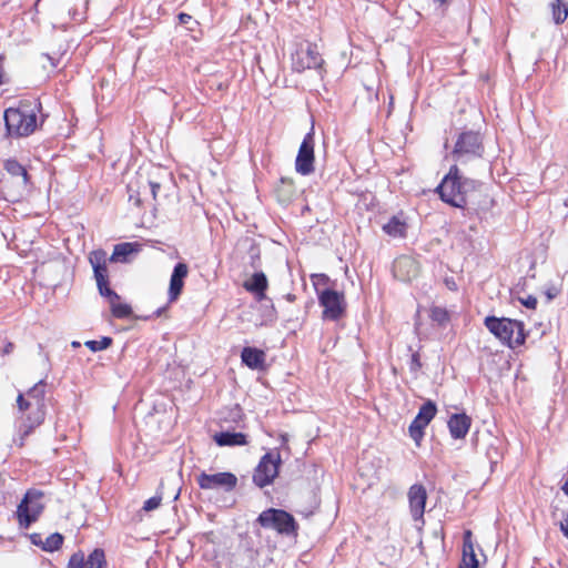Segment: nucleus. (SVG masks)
I'll return each mask as SVG.
<instances>
[{
	"mask_svg": "<svg viewBox=\"0 0 568 568\" xmlns=\"http://www.w3.org/2000/svg\"><path fill=\"white\" fill-rule=\"evenodd\" d=\"M477 185L475 180L464 178L457 164H454L436 187V192L445 203L463 209L469 203L470 193L476 191Z\"/></svg>",
	"mask_w": 568,
	"mask_h": 568,
	"instance_id": "nucleus-1",
	"label": "nucleus"
},
{
	"mask_svg": "<svg viewBox=\"0 0 568 568\" xmlns=\"http://www.w3.org/2000/svg\"><path fill=\"white\" fill-rule=\"evenodd\" d=\"M39 102H21L18 108L4 111V124L9 136H28L37 129V113L40 111Z\"/></svg>",
	"mask_w": 568,
	"mask_h": 568,
	"instance_id": "nucleus-2",
	"label": "nucleus"
},
{
	"mask_svg": "<svg viewBox=\"0 0 568 568\" xmlns=\"http://www.w3.org/2000/svg\"><path fill=\"white\" fill-rule=\"evenodd\" d=\"M484 323L496 338L510 348H516L526 341L525 326L520 321L487 316Z\"/></svg>",
	"mask_w": 568,
	"mask_h": 568,
	"instance_id": "nucleus-3",
	"label": "nucleus"
},
{
	"mask_svg": "<svg viewBox=\"0 0 568 568\" xmlns=\"http://www.w3.org/2000/svg\"><path fill=\"white\" fill-rule=\"evenodd\" d=\"M256 521L261 527L275 530L282 536L297 537L298 535V524L295 518L284 509H265L258 515Z\"/></svg>",
	"mask_w": 568,
	"mask_h": 568,
	"instance_id": "nucleus-4",
	"label": "nucleus"
},
{
	"mask_svg": "<svg viewBox=\"0 0 568 568\" xmlns=\"http://www.w3.org/2000/svg\"><path fill=\"white\" fill-rule=\"evenodd\" d=\"M44 494L38 489H29L18 505L16 515L20 527L29 528L44 510Z\"/></svg>",
	"mask_w": 568,
	"mask_h": 568,
	"instance_id": "nucleus-5",
	"label": "nucleus"
},
{
	"mask_svg": "<svg viewBox=\"0 0 568 568\" xmlns=\"http://www.w3.org/2000/svg\"><path fill=\"white\" fill-rule=\"evenodd\" d=\"M484 144L481 135L476 131L462 132L454 145L452 156L456 162L465 163L475 158H481Z\"/></svg>",
	"mask_w": 568,
	"mask_h": 568,
	"instance_id": "nucleus-6",
	"label": "nucleus"
},
{
	"mask_svg": "<svg viewBox=\"0 0 568 568\" xmlns=\"http://www.w3.org/2000/svg\"><path fill=\"white\" fill-rule=\"evenodd\" d=\"M4 170L13 180L12 186L9 180L2 181L3 190H7L9 201H17L22 196L29 184V174L27 169L19 163L16 159H8L3 164Z\"/></svg>",
	"mask_w": 568,
	"mask_h": 568,
	"instance_id": "nucleus-7",
	"label": "nucleus"
},
{
	"mask_svg": "<svg viewBox=\"0 0 568 568\" xmlns=\"http://www.w3.org/2000/svg\"><path fill=\"white\" fill-rule=\"evenodd\" d=\"M280 465L281 456L278 453L268 452L263 455L256 468L254 469V484L260 488L272 484L275 477L278 475Z\"/></svg>",
	"mask_w": 568,
	"mask_h": 568,
	"instance_id": "nucleus-8",
	"label": "nucleus"
},
{
	"mask_svg": "<svg viewBox=\"0 0 568 568\" xmlns=\"http://www.w3.org/2000/svg\"><path fill=\"white\" fill-rule=\"evenodd\" d=\"M318 303L323 307V318L328 321L339 320L345 312L344 294L337 291L316 288Z\"/></svg>",
	"mask_w": 568,
	"mask_h": 568,
	"instance_id": "nucleus-9",
	"label": "nucleus"
},
{
	"mask_svg": "<svg viewBox=\"0 0 568 568\" xmlns=\"http://www.w3.org/2000/svg\"><path fill=\"white\" fill-rule=\"evenodd\" d=\"M196 483L203 490H223L230 493L237 485V477L230 471H221L215 474L200 473L196 476Z\"/></svg>",
	"mask_w": 568,
	"mask_h": 568,
	"instance_id": "nucleus-10",
	"label": "nucleus"
},
{
	"mask_svg": "<svg viewBox=\"0 0 568 568\" xmlns=\"http://www.w3.org/2000/svg\"><path fill=\"white\" fill-rule=\"evenodd\" d=\"M323 62L317 45L310 42L301 44L292 54V68L300 73L306 69L321 68Z\"/></svg>",
	"mask_w": 568,
	"mask_h": 568,
	"instance_id": "nucleus-11",
	"label": "nucleus"
},
{
	"mask_svg": "<svg viewBox=\"0 0 568 568\" xmlns=\"http://www.w3.org/2000/svg\"><path fill=\"white\" fill-rule=\"evenodd\" d=\"M314 128L312 126L300 145L295 160V170L301 175H310L314 172Z\"/></svg>",
	"mask_w": 568,
	"mask_h": 568,
	"instance_id": "nucleus-12",
	"label": "nucleus"
},
{
	"mask_svg": "<svg viewBox=\"0 0 568 568\" xmlns=\"http://www.w3.org/2000/svg\"><path fill=\"white\" fill-rule=\"evenodd\" d=\"M436 413V404L433 400H427L420 406L418 414L410 423L408 427L409 436L417 445H419L424 437V429L435 417Z\"/></svg>",
	"mask_w": 568,
	"mask_h": 568,
	"instance_id": "nucleus-13",
	"label": "nucleus"
},
{
	"mask_svg": "<svg viewBox=\"0 0 568 568\" xmlns=\"http://www.w3.org/2000/svg\"><path fill=\"white\" fill-rule=\"evenodd\" d=\"M407 497L413 520L424 525V514L427 501L426 488L422 484H414L409 487Z\"/></svg>",
	"mask_w": 568,
	"mask_h": 568,
	"instance_id": "nucleus-14",
	"label": "nucleus"
},
{
	"mask_svg": "<svg viewBox=\"0 0 568 568\" xmlns=\"http://www.w3.org/2000/svg\"><path fill=\"white\" fill-rule=\"evenodd\" d=\"M189 266L186 263L179 262L178 264H175L170 277V285L168 291V297L170 303L178 301V298L180 297L184 287V280L186 278Z\"/></svg>",
	"mask_w": 568,
	"mask_h": 568,
	"instance_id": "nucleus-15",
	"label": "nucleus"
},
{
	"mask_svg": "<svg viewBox=\"0 0 568 568\" xmlns=\"http://www.w3.org/2000/svg\"><path fill=\"white\" fill-rule=\"evenodd\" d=\"M89 262L93 268L95 281L109 280L108 262L109 257L104 250L98 248L90 253Z\"/></svg>",
	"mask_w": 568,
	"mask_h": 568,
	"instance_id": "nucleus-16",
	"label": "nucleus"
},
{
	"mask_svg": "<svg viewBox=\"0 0 568 568\" xmlns=\"http://www.w3.org/2000/svg\"><path fill=\"white\" fill-rule=\"evenodd\" d=\"M394 275L400 281H409L418 273L416 261L409 256H400L394 262Z\"/></svg>",
	"mask_w": 568,
	"mask_h": 568,
	"instance_id": "nucleus-17",
	"label": "nucleus"
},
{
	"mask_svg": "<svg viewBox=\"0 0 568 568\" xmlns=\"http://www.w3.org/2000/svg\"><path fill=\"white\" fill-rule=\"evenodd\" d=\"M471 425V419L465 413L453 414L448 419L450 436L455 439L465 438Z\"/></svg>",
	"mask_w": 568,
	"mask_h": 568,
	"instance_id": "nucleus-18",
	"label": "nucleus"
},
{
	"mask_svg": "<svg viewBox=\"0 0 568 568\" xmlns=\"http://www.w3.org/2000/svg\"><path fill=\"white\" fill-rule=\"evenodd\" d=\"M267 277L263 272L254 273L251 280L244 283L245 290L255 294L258 301L266 297L265 291L267 290Z\"/></svg>",
	"mask_w": 568,
	"mask_h": 568,
	"instance_id": "nucleus-19",
	"label": "nucleus"
},
{
	"mask_svg": "<svg viewBox=\"0 0 568 568\" xmlns=\"http://www.w3.org/2000/svg\"><path fill=\"white\" fill-rule=\"evenodd\" d=\"M242 362L251 369L262 368L265 363V353L255 347H244L241 353Z\"/></svg>",
	"mask_w": 568,
	"mask_h": 568,
	"instance_id": "nucleus-20",
	"label": "nucleus"
},
{
	"mask_svg": "<svg viewBox=\"0 0 568 568\" xmlns=\"http://www.w3.org/2000/svg\"><path fill=\"white\" fill-rule=\"evenodd\" d=\"M213 438L219 446H244L247 444L246 435L243 433L221 432Z\"/></svg>",
	"mask_w": 568,
	"mask_h": 568,
	"instance_id": "nucleus-21",
	"label": "nucleus"
},
{
	"mask_svg": "<svg viewBox=\"0 0 568 568\" xmlns=\"http://www.w3.org/2000/svg\"><path fill=\"white\" fill-rule=\"evenodd\" d=\"M136 247L138 244L130 242L116 244L113 248L111 256L109 257V261L115 263H126L129 262V256L132 253L138 252Z\"/></svg>",
	"mask_w": 568,
	"mask_h": 568,
	"instance_id": "nucleus-22",
	"label": "nucleus"
},
{
	"mask_svg": "<svg viewBox=\"0 0 568 568\" xmlns=\"http://www.w3.org/2000/svg\"><path fill=\"white\" fill-rule=\"evenodd\" d=\"M386 234L393 237H404L406 235V223L397 216H393L384 226Z\"/></svg>",
	"mask_w": 568,
	"mask_h": 568,
	"instance_id": "nucleus-23",
	"label": "nucleus"
},
{
	"mask_svg": "<svg viewBox=\"0 0 568 568\" xmlns=\"http://www.w3.org/2000/svg\"><path fill=\"white\" fill-rule=\"evenodd\" d=\"M44 394H45V382L44 379L39 381L28 392V397L34 404V407L44 408Z\"/></svg>",
	"mask_w": 568,
	"mask_h": 568,
	"instance_id": "nucleus-24",
	"label": "nucleus"
},
{
	"mask_svg": "<svg viewBox=\"0 0 568 568\" xmlns=\"http://www.w3.org/2000/svg\"><path fill=\"white\" fill-rule=\"evenodd\" d=\"M85 568H106V559L104 550L95 548L88 557L84 558Z\"/></svg>",
	"mask_w": 568,
	"mask_h": 568,
	"instance_id": "nucleus-25",
	"label": "nucleus"
},
{
	"mask_svg": "<svg viewBox=\"0 0 568 568\" xmlns=\"http://www.w3.org/2000/svg\"><path fill=\"white\" fill-rule=\"evenodd\" d=\"M112 315L116 318H126L132 314V308L129 304H122L120 301H111L110 303Z\"/></svg>",
	"mask_w": 568,
	"mask_h": 568,
	"instance_id": "nucleus-26",
	"label": "nucleus"
},
{
	"mask_svg": "<svg viewBox=\"0 0 568 568\" xmlns=\"http://www.w3.org/2000/svg\"><path fill=\"white\" fill-rule=\"evenodd\" d=\"M430 318L440 326H445L449 322V313L446 308L434 306L430 308Z\"/></svg>",
	"mask_w": 568,
	"mask_h": 568,
	"instance_id": "nucleus-27",
	"label": "nucleus"
},
{
	"mask_svg": "<svg viewBox=\"0 0 568 568\" xmlns=\"http://www.w3.org/2000/svg\"><path fill=\"white\" fill-rule=\"evenodd\" d=\"M63 544V536L59 532H53L48 536L42 542V549L45 551H54L58 550Z\"/></svg>",
	"mask_w": 568,
	"mask_h": 568,
	"instance_id": "nucleus-28",
	"label": "nucleus"
},
{
	"mask_svg": "<svg viewBox=\"0 0 568 568\" xmlns=\"http://www.w3.org/2000/svg\"><path fill=\"white\" fill-rule=\"evenodd\" d=\"M44 417V408L33 407L32 410L24 418H22V420L33 425L34 427H38L43 423Z\"/></svg>",
	"mask_w": 568,
	"mask_h": 568,
	"instance_id": "nucleus-29",
	"label": "nucleus"
},
{
	"mask_svg": "<svg viewBox=\"0 0 568 568\" xmlns=\"http://www.w3.org/2000/svg\"><path fill=\"white\" fill-rule=\"evenodd\" d=\"M97 286L100 295L108 298L109 303L120 301L119 294L109 286V280L98 281Z\"/></svg>",
	"mask_w": 568,
	"mask_h": 568,
	"instance_id": "nucleus-30",
	"label": "nucleus"
},
{
	"mask_svg": "<svg viewBox=\"0 0 568 568\" xmlns=\"http://www.w3.org/2000/svg\"><path fill=\"white\" fill-rule=\"evenodd\" d=\"M97 286L100 295L108 298L109 303L120 301L119 294L109 286V280L98 281Z\"/></svg>",
	"mask_w": 568,
	"mask_h": 568,
	"instance_id": "nucleus-31",
	"label": "nucleus"
},
{
	"mask_svg": "<svg viewBox=\"0 0 568 568\" xmlns=\"http://www.w3.org/2000/svg\"><path fill=\"white\" fill-rule=\"evenodd\" d=\"M113 339L109 336H103L101 339L99 341H95V339H91V341H87L84 343V345L92 352H99V351H103V349H106L108 347L111 346Z\"/></svg>",
	"mask_w": 568,
	"mask_h": 568,
	"instance_id": "nucleus-32",
	"label": "nucleus"
},
{
	"mask_svg": "<svg viewBox=\"0 0 568 568\" xmlns=\"http://www.w3.org/2000/svg\"><path fill=\"white\" fill-rule=\"evenodd\" d=\"M552 20L556 24L562 23L568 17V8L562 7L557 1L551 3Z\"/></svg>",
	"mask_w": 568,
	"mask_h": 568,
	"instance_id": "nucleus-33",
	"label": "nucleus"
},
{
	"mask_svg": "<svg viewBox=\"0 0 568 568\" xmlns=\"http://www.w3.org/2000/svg\"><path fill=\"white\" fill-rule=\"evenodd\" d=\"M34 426L26 423L21 419L19 426H18V436L19 438L16 440L17 444L22 447L24 445L26 438L34 430Z\"/></svg>",
	"mask_w": 568,
	"mask_h": 568,
	"instance_id": "nucleus-34",
	"label": "nucleus"
},
{
	"mask_svg": "<svg viewBox=\"0 0 568 568\" xmlns=\"http://www.w3.org/2000/svg\"><path fill=\"white\" fill-rule=\"evenodd\" d=\"M471 554H475L471 531L466 530L463 537V556H470Z\"/></svg>",
	"mask_w": 568,
	"mask_h": 568,
	"instance_id": "nucleus-35",
	"label": "nucleus"
},
{
	"mask_svg": "<svg viewBox=\"0 0 568 568\" xmlns=\"http://www.w3.org/2000/svg\"><path fill=\"white\" fill-rule=\"evenodd\" d=\"M67 568H85L84 554L82 551L74 552L69 559Z\"/></svg>",
	"mask_w": 568,
	"mask_h": 568,
	"instance_id": "nucleus-36",
	"label": "nucleus"
},
{
	"mask_svg": "<svg viewBox=\"0 0 568 568\" xmlns=\"http://www.w3.org/2000/svg\"><path fill=\"white\" fill-rule=\"evenodd\" d=\"M162 501L161 496H153L144 501L143 510L145 511H152L160 507Z\"/></svg>",
	"mask_w": 568,
	"mask_h": 568,
	"instance_id": "nucleus-37",
	"label": "nucleus"
},
{
	"mask_svg": "<svg viewBox=\"0 0 568 568\" xmlns=\"http://www.w3.org/2000/svg\"><path fill=\"white\" fill-rule=\"evenodd\" d=\"M142 189H143V193L149 191L151 196H152V199L155 200L156 199V194H158L159 190L161 189V185L158 182L149 180V181H146V184L142 186Z\"/></svg>",
	"mask_w": 568,
	"mask_h": 568,
	"instance_id": "nucleus-38",
	"label": "nucleus"
},
{
	"mask_svg": "<svg viewBox=\"0 0 568 568\" xmlns=\"http://www.w3.org/2000/svg\"><path fill=\"white\" fill-rule=\"evenodd\" d=\"M128 191H129V201L133 202L134 205L140 206L141 202H142V200H141V191L140 190L134 191L132 183H130L128 185Z\"/></svg>",
	"mask_w": 568,
	"mask_h": 568,
	"instance_id": "nucleus-39",
	"label": "nucleus"
},
{
	"mask_svg": "<svg viewBox=\"0 0 568 568\" xmlns=\"http://www.w3.org/2000/svg\"><path fill=\"white\" fill-rule=\"evenodd\" d=\"M422 368V362L419 358V354L417 352L412 354L410 362H409V371L412 373H417Z\"/></svg>",
	"mask_w": 568,
	"mask_h": 568,
	"instance_id": "nucleus-40",
	"label": "nucleus"
},
{
	"mask_svg": "<svg viewBox=\"0 0 568 568\" xmlns=\"http://www.w3.org/2000/svg\"><path fill=\"white\" fill-rule=\"evenodd\" d=\"M17 404H18V407L20 410H26V409L34 407V404L32 403V400L26 399L22 394L18 395Z\"/></svg>",
	"mask_w": 568,
	"mask_h": 568,
	"instance_id": "nucleus-41",
	"label": "nucleus"
},
{
	"mask_svg": "<svg viewBox=\"0 0 568 568\" xmlns=\"http://www.w3.org/2000/svg\"><path fill=\"white\" fill-rule=\"evenodd\" d=\"M520 302L524 306L530 310H535L537 306V298L532 295H529L526 298H521Z\"/></svg>",
	"mask_w": 568,
	"mask_h": 568,
	"instance_id": "nucleus-42",
	"label": "nucleus"
},
{
	"mask_svg": "<svg viewBox=\"0 0 568 568\" xmlns=\"http://www.w3.org/2000/svg\"><path fill=\"white\" fill-rule=\"evenodd\" d=\"M462 561L466 562L471 568H478V559L475 554H471L470 556H463Z\"/></svg>",
	"mask_w": 568,
	"mask_h": 568,
	"instance_id": "nucleus-43",
	"label": "nucleus"
},
{
	"mask_svg": "<svg viewBox=\"0 0 568 568\" xmlns=\"http://www.w3.org/2000/svg\"><path fill=\"white\" fill-rule=\"evenodd\" d=\"M3 63L4 57L0 55V85L6 84L8 82V79L6 78Z\"/></svg>",
	"mask_w": 568,
	"mask_h": 568,
	"instance_id": "nucleus-44",
	"label": "nucleus"
},
{
	"mask_svg": "<svg viewBox=\"0 0 568 568\" xmlns=\"http://www.w3.org/2000/svg\"><path fill=\"white\" fill-rule=\"evenodd\" d=\"M559 528L564 536L568 539V515L560 521Z\"/></svg>",
	"mask_w": 568,
	"mask_h": 568,
	"instance_id": "nucleus-45",
	"label": "nucleus"
},
{
	"mask_svg": "<svg viewBox=\"0 0 568 568\" xmlns=\"http://www.w3.org/2000/svg\"><path fill=\"white\" fill-rule=\"evenodd\" d=\"M14 344L12 342H7L2 348V355H9L13 352Z\"/></svg>",
	"mask_w": 568,
	"mask_h": 568,
	"instance_id": "nucleus-46",
	"label": "nucleus"
},
{
	"mask_svg": "<svg viewBox=\"0 0 568 568\" xmlns=\"http://www.w3.org/2000/svg\"><path fill=\"white\" fill-rule=\"evenodd\" d=\"M178 18H179L180 23H182V24H186V23H189L192 20V17L190 14H187V13H184V12H181L178 16Z\"/></svg>",
	"mask_w": 568,
	"mask_h": 568,
	"instance_id": "nucleus-47",
	"label": "nucleus"
},
{
	"mask_svg": "<svg viewBox=\"0 0 568 568\" xmlns=\"http://www.w3.org/2000/svg\"><path fill=\"white\" fill-rule=\"evenodd\" d=\"M312 277L317 278L318 282H322L324 284L328 281V276H326L325 274H316V275H313Z\"/></svg>",
	"mask_w": 568,
	"mask_h": 568,
	"instance_id": "nucleus-48",
	"label": "nucleus"
},
{
	"mask_svg": "<svg viewBox=\"0 0 568 568\" xmlns=\"http://www.w3.org/2000/svg\"><path fill=\"white\" fill-rule=\"evenodd\" d=\"M285 300L287 302L293 303L296 300V296L294 294H292V293H288V294L285 295Z\"/></svg>",
	"mask_w": 568,
	"mask_h": 568,
	"instance_id": "nucleus-49",
	"label": "nucleus"
},
{
	"mask_svg": "<svg viewBox=\"0 0 568 568\" xmlns=\"http://www.w3.org/2000/svg\"><path fill=\"white\" fill-rule=\"evenodd\" d=\"M164 310H165L164 307H160V308H158V310L154 312V315H155L156 317L161 316V314L164 312Z\"/></svg>",
	"mask_w": 568,
	"mask_h": 568,
	"instance_id": "nucleus-50",
	"label": "nucleus"
},
{
	"mask_svg": "<svg viewBox=\"0 0 568 568\" xmlns=\"http://www.w3.org/2000/svg\"><path fill=\"white\" fill-rule=\"evenodd\" d=\"M31 538H32L33 544L38 545V542H39L38 538H40V535L34 534V535L31 536Z\"/></svg>",
	"mask_w": 568,
	"mask_h": 568,
	"instance_id": "nucleus-51",
	"label": "nucleus"
},
{
	"mask_svg": "<svg viewBox=\"0 0 568 568\" xmlns=\"http://www.w3.org/2000/svg\"><path fill=\"white\" fill-rule=\"evenodd\" d=\"M281 182L282 183H292V180L291 179H287V178H281Z\"/></svg>",
	"mask_w": 568,
	"mask_h": 568,
	"instance_id": "nucleus-52",
	"label": "nucleus"
},
{
	"mask_svg": "<svg viewBox=\"0 0 568 568\" xmlns=\"http://www.w3.org/2000/svg\"><path fill=\"white\" fill-rule=\"evenodd\" d=\"M547 295H548V298L551 300L557 295V292H555V293L548 292Z\"/></svg>",
	"mask_w": 568,
	"mask_h": 568,
	"instance_id": "nucleus-53",
	"label": "nucleus"
},
{
	"mask_svg": "<svg viewBox=\"0 0 568 568\" xmlns=\"http://www.w3.org/2000/svg\"><path fill=\"white\" fill-rule=\"evenodd\" d=\"M458 568H471L466 562L462 561L458 566Z\"/></svg>",
	"mask_w": 568,
	"mask_h": 568,
	"instance_id": "nucleus-54",
	"label": "nucleus"
},
{
	"mask_svg": "<svg viewBox=\"0 0 568 568\" xmlns=\"http://www.w3.org/2000/svg\"><path fill=\"white\" fill-rule=\"evenodd\" d=\"M80 345H81V344H80L79 342H77V341H73V342L71 343V346H72V347H74V348L79 347Z\"/></svg>",
	"mask_w": 568,
	"mask_h": 568,
	"instance_id": "nucleus-55",
	"label": "nucleus"
},
{
	"mask_svg": "<svg viewBox=\"0 0 568 568\" xmlns=\"http://www.w3.org/2000/svg\"><path fill=\"white\" fill-rule=\"evenodd\" d=\"M282 440H283V442H286V440H287L286 435H282Z\"/></svg>",
	"mask_w": 568,
	"mask_h": 568,
	"instance_id": "nucleus-56",
	"label": "nucleus"
},
{
	"mask_svg": "<svg viewBox=\"0 0 568 568\" xmlns=\"http://www.w3.org/2000/svg\"><path fill=\"white\" fill-rule=\"evenodd\" d=\"M44 359L49 362V354H44Z\"/></svg>",
	"mask_w": 568,
	"mask_h": 568,
	"instance_id": "nucleus-57",
	"label": "nucleus"
}]
</instances>
